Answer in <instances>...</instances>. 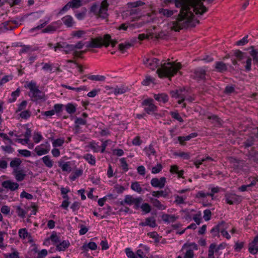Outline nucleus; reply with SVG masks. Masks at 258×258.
Instances as JSON below:
<instances>
[{"label": "nucleus", "mask_w": 258, "mask_h": 258, "mask_svg": "<svg viewBox=\"0 0 258 258\" xmlns=\"http://www.w3.org/2000/svg\"><path fill=\"white\" fill-rule=\"evenodd\" d=\"M18 152L19 154H20L21 155L25 157H30L31 155V152L28 150L24 149H20L18 151Z\"/></svg>", "instance_id": "obj_60"}, {"label": "nucleus", "mask_w": 258, "mask_h": 258, "mask_svg": "<svg viewBox=\"0 0 258 258\" xmlns=\"http://www.w3.org/2000/svg\"><path fill=\"white\" fill-rule=\"evenodd\" d=\"M51 240L52 242H60L59 237L57 235L56 232H53L49 237H48L46 240Z\"/></svg>", "instance_id": "obj_42"}, {"label": "nucleus", "mask_w": 258, "mask_h": 258, "mask_svg": "<svg viewBox=\"0 0 258 258\" xmlns=\"http://www.w3.org/2000/svg\"><path fill=\"white\" fill-rule=\"evenodd\" d=\"M203 1L206 0H174L176 7L180 8V12L175 20L171 22L172 30L179 32L181 29L195 27L199 24V20L194 19V12L202 15L208 11Z\"/></svg>", "instance_id": "obj_1"}, {"label": "nucleus", "mask_w": 258, "mask_h": 258, "mask_svg": "<svg viewBox=\"0 0 258 258\" xmlns=\"http://www.w3.org/2000/svg\"><path fill=\"white\" fill-rule=\"evenodd\" d=\"M59 167H61L63 171L70 172L71 171V167L69 162H66L63 164L58 162Z\"/></svg>", "instance_id": "obj_37"}, {"label": "nucleus", "mask_w": 258, "mask_h": 258, "mask_svg": "<svg viewBox=\"0 0 258 258\" xmlns=\"http://www.w3.org/2000/svg\"><path fill=\"white\" fill-rule=\"evenodd\" d=\"M224 198L226 203L229 205L239 204L242 200L241 196L232 193L225 194Z\"/></svg>", "instance_id": "obj_6"}, {"label": "nucleus", "mask_w": 258, "mask_h": 258, "mask_svg": "<svg viewBox=\"0 0 258 258\" xmlns=\"http://www.w3.org/2000/svg\"><path fill=\"white\" fill-rule=\"evenodd\" d=\"M224 223L223 221H222L221 223L217 224L210 231L213 237H216L217 236H219V232H221V227L222 225Z\"/></svg>", "instance_id": "obj_17"}, {"label": "nucleus", "mask_w": 258, "mask_h": 258, "mask_svg": "<svg viewBox=\"0 0 258 258\" xmlns=\"http://www.w3.org/2000/svg\"><path fill=\"white\" fill-rule=\"evenodd\" d=\"M15 178L18 181H23L26 175L23 170H15Z\"/></svg>", "instance_id": "obj_26"}, {"label": "nucleus", "mask_w": 258, "mask_h": 258, "mask_svg": "<svg viewBox=\"0 0 258 258\" xmlns=\"http://www.w3.org/2000/svg\"><path fill=\"white\" fill-rule=\"evenodd\" d=\"M163 166L161 163H158L156 166L153 167L152 168V173L157 174L159 173L162 169Z\"/></svg>", "instance_id": "obj_52"}, {"label": "nucleus", "mask_w": 258, "mask_h": 258, "mask_svg": "<svg viewBox=\"0 0 258 258\" xmlns=\"http://www.w3.org/2000/svg\"><path fill=\"white\" fill-rule=\"evenodd\" d=\"M142 226H149L151 227H155L157 226L156 220L153 217H149L146 219L144 223H142Z\"/></svg>", "instance_id": "obj_20"}, {"label": "nucleus", "mask_w": 258, "mask_h": 258, "mask_svg": "<svg viewBox=\"0 0 258 258\" xmlns=\"http://www.w3.org/2000/svg\"><path fill=\"white\" fill-rule=\"evenodd\" d=\"M61 20H62V21L63 23V24L67 27H73V26L75 23L73 20V18L70 15L65 16L61 19Z\"/></svg>", "instance_id": "obj_19"}, {"label": "nucleus", "mask_w": 258, "mask_h": 258, "mask_svg": "<svg viewBox=\"0 0 258 258\" xmlns=\"http://www.w3.org/2000/svg\"><path fill=\"white\" fill-rule=\"evenodd\" d=\"M172 117L176 119L180 122H183L184 121L183 118L181 117L179 113L177 112L171 111L170 113Z\"/></svg>", "instance_id": "obj_47"}, {"label": "nucleus", "mask_w": 258, "mask_h": 258, "mask_svg": "<svg viewBox=\"0 0 258 258\" xmlns=\"http://www.w3.org/2000/svg\"><path fill=\"white\" fill-rule=\"evenodd\" d=\"M31 115V112L30 110H27L22 111L20 113V116L23 119H27Z\"/></svg>", "instance_id": "obj_50"}, {"label": "nucleus", "mask_w": 258, "mask_h": 258, "mask_svg": "<svg viewBox=\"0 0 258 258\" xmlns=\"http://www.w3.org/2000/svg\"><path fill=\"white\" fill-rule=\"evenodd\" d=\"M211 215L212 213L210 210L206 209L204 210L203 216L204 220L206 221L210 220L211 217Z\"/></svg>", "instance_id": "obj_57"}, {"label": "nucleus", "mask_w": 258, "mask_h": 258, "mask_svg": "<svg viewBox=\"0 0 258 258\" xmlns=\"http://www.w3.org/2000/svg\"><path fill=\"white\" fill-rule=\"evenodd\" d=\"M60 22H55L52 23L51 24L47 26L45 29H43L42 32L48 33L50 32L55 31L58 27V26H57V25Z\"/></svg>", "instance_id": "obj_18"}, {"label": "nucleus", "mask_w": 258, "mask_h": 258, "mask_svg": "<svg viewBox=\"0 0 258 258\" xmlns=\"http://www.w3.org/2000/svg\"><path fill=\"white\" fill-rule=\"evenodd\" d=\"M129 90L127 87L121 86L120 87H118L116 86V87L114 89L113 93L115 95L122 94L127 92Z\"/></svg>", "instance_id": "obj_25"}, {"label": "nucleus", "mask_w": 258, "mask_h": 258, "mask_svg": "<svg viewBox=\"0 0 258 258\" xmlns=\"http://www.w3.org/2000/svg\"><path fill=\"white\" fill-rule=\"evenodd\" d=\"M144 63L151 69L154 70L160 66L161 68L157 70L158 76L162 78H170L174 76L181 69L182 66L179 62H160V60L156 58H146L144 59Z\"/></svg>", "instance_id": "obj_2"}, {"label": "nucleus", "mask_w": 258, "mask_h": 258, "mask_svg": "<svg viewBox=\"0 0 258 258\" xmlns=\"http://www.w3.org/2000/svg\"><path fill=\"white\" fill-rule=\"evenodd\" d=\"M87 123V120L80 117H76L75 120V124L80 125H85Z\"/></svg>", "instance_id": "obj_63"}, {"label": "nucleus", "mask_w": 258, "mask_h": 258, "mask_svg": "<svg viewBox=\"0 0 258 258\" xmlns=\"http://www.w3.org/2000/svg\"><path fill=\"white\" fill-rule=\"evenodd\" d=\"M245 53L239 49H235L231 51L226 54L223 59L232 58L233 57L236 58L239 61H241L245 57Z\"/></svg>", "instance_id": "obj_9"}, {"label": "nucleus", "mask_w": 258, "mask_h": 258, "mask_svg": "<svg viewBox=\"0 0 258 258\" xmlns=\"http://www.w3.org/2000/svg\"><path fill=\"white\" fill-rule=\"evenodd\" d=\"M2 185L5 188L10 189L12 191L17 189L19 186L18 183L12 182L11 180L4 181L2 183Z\"/></svg>", "instance_id": "obj_13"}, {"label": "nucleus", "mask_w": 258, "mask_h": 258, "mask_svg": "<svg viewBox=\"0 0 258 258\" xmlns=\"http://www.w3.org/2000/svg\"><path fill=\"white\" fill-rule=\"evenodd\" d=\"M42 160L46 167L50 168L52 167L53 165V162L50 159V157L49 155L44 156L42 158Z\"/></svg>", "instance_id": "obj_30"}, {"label": "nucleus", "mask_w": 258, "mask_h": 258, "mask_svg": "<svg viewBox=\"0 0 258 258\" xmlns=\"http://www.w3.org/2000/svg\"><path fill=\"white\" fill-rule=\"evenodd\" d=\"M69 3L72 6V8H78L82 5L80 0H72Z\"/></svg>", "instance_id": "obj_54"}, {"label": "nucleus", "mask_w": 258, "mask_h": 258, "mask_svg": "<svg viewBox=\"0 0 258 258\" xmlns=\"http://www.w3.org/2000/svg\"><path fill=\"white\" fill-rule=\"evenodd\" d=\"M20 89L19 88H17V90L13 92L11 94V98L8 100L9 102H14L16 100L17 97L20 95Z\"/></svg>", "instance_id": "obj_34"}, {"label": "nucleus", "mask_w": 258, "mask_h": 258, "mask_svg": "<svg viewBox=\"0 0 258 258\" xmlns=\"http://www.w3.org/2000/svg\"><path fill=\"white\" fill-rule=\"evenodd\" d=\"M229 163L231 164L232 168L236 172L242 171L244 170V167L245 166V161L243 160H240L235 158L231 157L228 159Z\"/></svg>", "instance_id": "obj_5"}, {"label": "nucleus", "mask_w": 258, "mask_h": 258, "mask_svg": "<svg viewBox=\"0 0 258 258\" xmlns=\"http://www.w3.org/2000/svg\"><path fill=\"white\" fill-rule=\"evenodd\" d=\"M87 78L90 80L96 81H104L105 80V76L100 75H88Z\"/></svg>", "instance_id": "obj_35"}, {"label": "nucleus", "mask_w": 258, "mask_h": 258, "mask_svg": "<svg viewBox=\"0 0 258 258\" xmlns=\"http://www.w3.org/2000/svg\"><path fill=\"white\" fill-rule=\"evenodd\" d=\"M104 43L106 42L109 43V45L110 44L112 47H114L117 43L116 40H112L111 37L109 34H105L104 35Z\"/></svg>", "instance_id": "obj_31"}, {"label": "nucleus", "mask_w": 258, "mask_h": 258, "mask_svg": "<svg viewBox=\"0 0 258 258\" xmlns=\"http://www.w3.org/2000/svg\"><path fill=\"white\" fill-rule=\"evenodd\" d=\"M190 140V138L188 136H186L185 137L184 136H179L178 137V141H179V143L181 145H185V141H189Z\"/></svg>", "instance_id": "obj_58"}, {"label": "nucleus", "mask_w": 258, "mask_h": 258, "mask_svg": "<svg viewBox=\"0 0 258 258\" xmlns=\"http://www.w3.org/2000/svg\"><path fill=\"white\" fill-rule=\"evenodd\" d=\"M166 182V178L165 177H162L160 179L153 178L151 180V184L152 186L159 188H163Z\"/></svg>", "instance_id": "obj_10"}, {"label": "nucleus", "mask_w": 258, "mask_h": 258, "mask_svg": "<svg viewBox=\"0 0 258 258\" xmlns=\"http://www.w3.org/2000/svg\"><path fill=\"white\" fill-rule=\"evenodd\" d=\"M82 248L84 250H87L88 249L95 250L97 248V245L96 243H88L84 244Z\"/></svg>", "instance_id": "obj_39"}, {"label": "nucleus", "mask_w": 258, "mask_h": 258, "mask_svg": "<svg viewBox=\"0 0 258 258\" xmlns=\"http://www.w3.org/2000/svg\"><path fill=\"white\" fill-rule=\"evenodd\" d=\"M86 32L83 30H78L76 31H73L72 33V36L73 37H76L78 38H80L83 36L84 34H85Z\"/></svg>", "instance_id": "obj_56"}, {"label": "nucleus", "mask_w": 258, "mask_h": 258, "mask_svg": "<svg viewBox=\"0 0 258 258\" xmlns=\"http://www.w3.org/2000/svg\"><path fill=\"white\" fill-rule=\"evenodd\" d=\"M88 146L94 152H98L100 151V147L94 141L90 142Z\"/></svg>", "instance_id": "obj_43"}, {"label": "nucleus", "mask_w": 258, "mask_h": 258, "mask_svg": "<svg viewBox=\"0 0 258 258\" xmlns=\"http://www.w3.org/2000/svg\"><path fill=\"white\" fill-rule=\"evenodd\" d=\"M49 146H48V148H42L38 146H37L35 149V151L36 152L38 156H41L42 155L46 154L49 152Z\"/></svg>", "instance_id": "obj_24"}, {"label": "nucleus", "mask_w": 258, "mask_h": 258, "mask_svg": "<svg viewBox=\"0 0 258 258\" xmlns=\"http://www.w3.org/2000/svg\"><path fill=\"white\" fill-rule=\"evenodd\" d=\"M56 250L58 251L64 250L70 245V243H56Z\"/></svg>", "instance_id": "obj_40"}, {"label": "nucleus", "mask_w": 258, "mask_h": 258, "mask_svg": "<svg viewBox=\"0 0 258 258\" xmlns=\"http://www.w3.org/2000/svg\"><path fill=\"white\" fill-rule=\"evenodd\" d=\"M133 43L129 42H125L124 43H120L118 45V50L121 53H124L127 49H129L131 47L133 46Z\"/></svg>", "instance_id": "obj_22"}, {"label": "nucleus", "mask_w": 258, "mask_h": 258, "mask_svg": "<svg viewBox=\"0 0 258 258\" xmlns=\"http://www.w3.org/2000/svg\"><path fill=\"white\" fill-rule=\"evenodd\" d=\"M154 97L156 100L163 103H167L169 100L168 96L165 93L154 94Z\"/></svg>", "instance_id": "obj_16"}, {"label": "nucleus", "mask_w": 258, "mask_h": 258, "mask_svg": "<svg viewBox=\"0 0 258 258\" xmlns=\"http://www.w3.org/2000/svg\"><path fill=\"white\" fill-rule=\"evenodd\" d=\"M206 70L203 68H199L194 70L191 77L193 79L200 81L205 80L206 79Z\"/></svg>", "instance_id": "obj_8"}, {"label": "nucleus", "mask_w": 258, "mask_h": 258, "mask_svg": "<svg viewBox=\"0 0 258 258\" xmlns=\"http://www.w3.org/2000/svg\"><path fill=\"white\" fill-rule=\"evenodd\" d=\"M76 106L71 103H68L65 105L66 111L71 114L74 113L77 110Z\"/></svg>", "instance_id": "obj_29"}, {"label": "nucleus", "mask_w": 258, "mask_h": 258, "mask_svg": "<svg viewBox=\"0 0 258 258\" xmlns=\"http://www.w3.org/2000/svg\"><path fill=\"white\" fill-rule=\"evenodd\" d=\"M153 82V79L150 76H147L146 77L145 79L142 81V84L144 86H149Z\"/></svg>", "instance_id": "obj_62"}, {"label": "nucleus", "mask_w": 258, "mask_h": 258, "mask_svg": "<svg viewBox=\"0 0 258 258\" xmlns=\"http://www.w3.org/2000/svg\"><path fill=\"white\" fill-rule=\"evenodd\" d=\"M61 48H64L63 50V51L65 54H69L71 51H74V48L73 47V44H69L66 42H57L54 46V50L55 51H56L57 50H60Z\"/></svg>", "instance_id": "obj_7"}, {"label": "nucleus", "mask_w": 258, "mask_h": 258, "mask_svg": "<svg viewBox=\"0 0 258 258\" xmlns=\"http://www.w3.org/2000/svg\"><path fill=\"white\" fill-rule=\"evenodd\" d=\"M177 12L176 11L170 10L168 9H165L163 8L160 9L159 10V14L166 17H170L173 15L174 12Z\"/></svg>", "instance_id": "obj_28"}, {"label": "nucleus", "mask_w": 258, "mask_h": 258, "mask_svg": "<svg viewBox=\"0 0 258 258\" xmlns=\"http://www.w3.org/2000/svg\"><path fill=\"white\" fill-rule=\"evenodd\" d=\"M16 213L19 217L24 218L25 217L26 212L20 206L16 207Z\"/></svg>", "instance_id": "obj_45"}, {"label": "nucleus", "mask_w": 258, "mask_h": 258, "mask_svg": "<svg viewBox=\"0 0 258 258\" xmlns=\"http://www.w3.org/2000/svg\"><path fill=\"white\" fill-rule=\"evenodd\" d=\"M151 202L155 207L159 210H165L166 208V206L162 205L157 199L151 198Z\"/></svg>", "instance_id": "obj_23"}, {"label": "nucleus", "mask_w": 258, "mask_h": 258, "mask_svg": "<svg viewBox=\"0 0 258 258\" xmlns=\"http://www.w3.org/2000/svg\"><path fill=\"white\" fill-rule=\"evenodd\" d=\"M153 35L154 34L153 33H150V35H147L144 33L140 34L138 35V39L141 41L145 39H149L150 37L153 38L154 37Z\"/></svg>", "instance_id": "obj_59"}, {"label": "nucleus", "mask_w": 258, "mask_h": 258, "mask_svg": "<svg viewBox=\"0 0 258 258\" xmlns=\"http://www.w3.org/2000/svg\"><path fill=\"white\" fill-rule=\"evenodd\" d=\"M131 188L132 190L141 193L143 189L141 187L140 183L138 181L133 182L131 184Z\"/></svg>", "instance_id": "obj_32"}, {"label": "nucleus", "mask_w": 258, "mask_h": 258, "mask_svg": "<svg viewBox=\"0 0 258 258\" xmlns=\"http://www.w3.org/2000/svg\"><path fill=\"white\" fill-rule=\"evenodd\" d=\"M141 208L143 212L149 213L151 211V207L148 203H144L141 206Z\"/></svg>", "instance_id": "obj_51"}, {"label": "nucleus", "mask_w": 258, "mask_h": 258, "mask_svg": "<svg viewBox=\"0 0 258 258\" xmlns=\"http://www.w3.org/2000/svg\"><path fill=\"white\" fill-rule=\"evenodd\" d=\"M27 87L30 90V93L35 90V89H38V87L36 86L35 82L31 81L27 85Z\"/></svg>", "instance_id": "obj_64"}, {"label": "nucleus", "mask_w": 258, "mask_h": 258, "mask_svg": "<svg viewBox=\"0 0 258 258\" xmlns=\"http://www.w3.org/2000/svg\"><path fill=\"white\" fill-rule=\"evenodd\" d=\"M247 38H248V35L244 36L243 38H242L240 40L237 41L235 43V45H236L237 46H243V45H245L248 42Z\"/></svg>", "instance_id": "obj_55"}, {"label": "nucleus", "mask_w": 258, "mask_h": 258, "mask_svg": "<svg viewBox=\"0 0 258 258\" xmlns=\"http://www.w3.org/2000/svg\"><path fill=\"white\" fill-rule=\"evenodd\" d=\"M135 199L131 195H126L123 200V202H125V204L131 205L133 204Z\"/></svg>", "instance_id": "obj_53"}, {"label": "nucleus", "mask_w": 258, "mask_h": 258, "mask_svg": "<svg viewBox=\"0 0 258 258\" xmlns=\"http://www.w3.org/2000/svg\"><path fill=\"white\" fill-rule=\"evenodd\" d=\"M102 46L107 47L109 46V43L107 42L104 43V37H102L101 36L91 38L86 45L88 48H101Z\"/></svg>", "instance_id": "obj_4"}, {"label": "nucleus", "mask_w": 258, "mask_h": 258, "mask_svg": "<svg viewBox=\"0 0 258 258\" xmlns=\"http://www.w3.org/2000/svg\"><path fill=\"white\" fill-rule=\"evenodd\" d=\"M19 235L23 239H25L29 235L26 228H22L19 230Z\"/></svg>", "instance_id": "obj_46"}, {"label": "nucleus", "mask_w": 258, "mask_h": 258, "mask_svg": "<svg viewBox=\"0 0 258 258\" xmlns=\"http://www.w3.org/2000/svg\"><path fill=\"white\" fill-rule=\"evenodd\" d=\"M83 174V170L81 169H77L73 174L70 176V178L71 180L74 181L77 177L81 176Z\"/></svg>", "instance_id": "obj_38"}, {"label": "nucleus", "mask_w": 258, "mask_h": 258, "mask_svg": "<svg viewBox=\"0 0 258 258\" xmlns=\"http://www.w3.org/2000/svg\"><path fill=\"white\" fill-rule=\"evenodd\" d=\"M246 58V60L245 61V65L244 66L245 71L246 72H249L251 70V61L252 58L250 56H246V54L245 55V57Z\"/></svg>", "instance_id": "obj_36"}, {"label": "nucleus", "mask_w": 258, "mask_h": 258, "mask_svg": "<svg viewBox=\"0 0 258 258\" xmlns=\"http://www.w3.org/2000/svg\"><path fill=\"white\" fill-rule=\"evenodd\" d=\"M22 163V161L20 159L18 158H15L11 162H10V166L12 168L18 167H19Z\"/></svg>", "instance_id": "obj_41"}, {"label": "nucleus", "mask_w": 258, "mask_h": 258, "mask_svg": "<svg viewBox=\"0 0 258 258\" xmlns=\"http://www.w3.org/2000/svg\"><path fill=\"white\" fill-rule=\"evenodd\" d=\"M83 158L91 165H95L96 163L95 158L90 154H86L83 156Z\"/></svg>", "instance_id": "obj_27"}, {"label": "nucleus", "mask_w": 258, "mask_h": 258, "mask_svg": "<svg viewBox=\"0 0 258 258\" xmlns=\"http://www.w3.org/2000/svg\"><path fill=\"white\" fill-rule=\"evenodd\" d=\"M249 49H251V51H249V54L251 56V58H252V60L253 61V64L254 66H256L258 67L257 50L254 49V47L253 46H250L247 50Z\"/></svg>", "instance_id": "obj_12"}, {"label": "nucleus", "mask_w": 258, "mask_h": 258, "mask_svg": "<svg viewBox=\"0 0 258 258\" xmlns=\"http://www.w3.org/2000/svg\"><path fill=\"white\" fill-rule=\"evenodd\" d=\"M170 193V189L168 188H166L164 190L153 191L152 192V195L153 197L157 198H159L160 197L167 198L169 196Z\"/></svg>", "instance_id": "obj_15"}, {"label": "nucleus", "mask_w": 258, "mask_h": 258, "mask_svg": "<svg viewBox=\"0 0 258 258\" xmlns=\"http://www.w3.org/2000/svg\"><path fill=\"white\" fill-rule=\"evenodd\" d=\"M178 218V217L175 215H169L167 214H163L162 216V219L165 222L170 223L174 222Z\"/></svg>", "instance_id": "obj_21"}, {"label": "nucleus", "mask_w": 258, "mask_h": 258, "mask_svg": "<svg viewBox=\"0 0 258 258\" xmlns=\"http://www.w3.org/2000/svg\"><path fill=\"white\" fill-rule=\"evenodd\" d=\"M30 96L31 97L32 100L33 101L45 99V94L38 88L35 89L34 91L30 94Z\"/></svg>", "instance_id": "obj_11"}, {"label": "nucleus", "mask_w": 258, "mask_h": 258, "mask_svg": "<svg viewBox=\"0 0 258 258\" xmlns=\"http://www.w3.org/2000/svg\"><path fill=\"white\" fill-rule=\"evenodd\" d=\"M27 105V102L26 100L23 101L20 104L18 105V109L16 110V112H20L24 109H25Z\"/></svg>", "instance_id": "obj_61"}, {"label": "nucleus", "mask_w": 258, "mask_h": 258, "mask_svg": "<svg viewBox=\"0 0 258 258\" xmlns=\"http://www.w3.org/2000/svg\"><path fill=\"white\" fill-rule=\"evenodd\" d=\"M249 252L255 254L258 251V243H249L248 245Z\"/></svg>", "instance_id": "obj_33"}, {"label": "nucleus", "mask_w": 258, "mask_h": 258, "mask_svg": "<svg viewBox=\"0 0 258 258\" xmlns=\"http://www.w3.org/2000/svg\"><path fill=\"white\" fill-rule=\"evenodd\" d=\"M215 70L216 72L223 73L227 71V65L223 61H216L215 62Z\"/></svg>", "instance_id": "obj_14"}, {"label": "nucleus", "mask_w": 258, "mask_h": 258, "mask_svg": "<svg viewBox=\"0 0 258 258\" xmlns=\"http://www.w3.org/2000/svg\"><path fill=\"white\" fill-rule=\"evenodd\" d=\"M154 100L152 98H148L143 100L142 102V105L145 106L144 110L148 114L153 113L156 117L161 116L159 114L155 113L157 111V106L154 103Z\"/></svg>", "instance_id": "obj_3"}, {"label": "nucleus", "mask_w": 258, "mask_h": 258, "mask_svg": "<svg viewBox=\"0 0 258 258\" xmlns=\"http://www.w3.org/2000/svg\"><path fill=\"white\" fill-rule=\"evenodd\" d=\"M64 142V140L63 138L57 139L52 143V145L54 147L62 146Z\"/></svg>", "instance_id": "obj_48"}, {"label": "nucleus", "mask_w": 258, "mask_h": 258, "mask_svg": "<svg viewBox=\"0 0 258 258\" xmlns=\"http://www.w3.org/2000/svg\"><path fill=\"white\" fill-rule=\"evenodd\" d=\"M235 92V86L234 85L226 86L224 90L225 94H230Z\"/></svg>", "instance_id": "obj_49"}, {"label": "nucleus", "mask_w": 258, "mask_h": 258, "mask_svg": "<svg viewBox=\"0 0 258 258\" xmlns=\"http://www.w3.org/2000/svg\"><path fill=\"white\" fill-rule=\"evenodd\" d=\"M120 162V166L124 172H126L128 170V164L124 158H122L119 160Z\"/></svg>", "instance_id": "obj_44"}]
</instances>
